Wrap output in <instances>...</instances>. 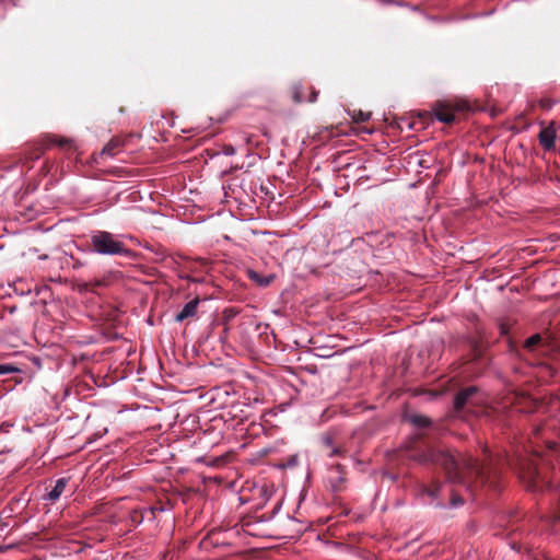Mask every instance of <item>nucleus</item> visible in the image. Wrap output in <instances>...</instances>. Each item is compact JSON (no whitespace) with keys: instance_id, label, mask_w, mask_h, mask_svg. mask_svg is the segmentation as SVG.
I'll list each match as a JSON object with an SVG mask.
<instances>
[{"instance_id":"16","label":"nucleus","mask_w":560,"mask_h":560,"mask_svg":"<svg viewBox=\"0 0 560 560\" xmlns=\"http://www.w3.org/2000/svg\"><path fill=\"white\" fill-rule=\"evenodd\" d=\"M540 341H541L540 335L535 334V335L530 336L528 339H526L524 347H525V349L532 351V350H534V348L537 345L540 343Z\"/></svg>"},{"instance_id":"9","label":"nucleus","mask_w":560,"mask_h":560,"mask_svg":"<svg viewBox=\"0 0 560 560\" xmlns=\"http://www.w3.org/2000/svg\"><path fill=\"white\" fill-rule=\"evenodd\" d=\"M69 482V478H59L54 488L44 497L45 500H48L50 502H56L60 499L61 494L63 493L67 485Z\"/></svg>"},{"instance_id":"2","label":"nucleus","mask_w":560,"mask_h":560,"mask_svg":"<svg viewBox=\"0 0 560 560\" xmlns=\"http://www.w3.org/2000/svg\"><path fill=\"white\" fill-rule=\"evenodd\" d=\"M91 246L93 252L104 256H124L130 257L132 250L118 238L117 235L107 231H95L91 235Z\"/></svg>"},{"instance_id":"6","label":"nucleus","mask_w":560,"mask_h":560,"mask_svg":"<svg viewBox=\"0 0 560 560\" xmlns=\"http://www.w3.org/2000/svg\"><path fill=\"white\" fill-rule=\"evenodd\" d=\"M199 300L195 299L186 303L183 308L177 313L176 322H183L187 318L194 317L197 314Z\"/></svg>"},{"instance_id":"3","label":"nucleus","mask_w":560,"mask_h":560,"mask_svg":"<svg viewBox=\"0 0 560 560\" xmlns=\"http://www.w3.org/2000/svg\"><path fill=\"white\" fill-rule=\"evenodd\" d=\"M520 476L529 490L537 491L540 489V482H542V480L540 477L539 469L535 463H522Z\"/></svg>"},{"instance_id":"22","label":"nucleus","mask_w":560,"mask_h":560,"mask_svg":"<svg viewBox=\"0 0 560 560\" xmlns=\"http://www.w3.org/2000/svg\"><path fill=\"white\" fill-rule=\"evenodd\" d=\"M316 97H317V93L315 91L312 92V96L311 98L308 100L310 102H314L316 101Z\"/></svg>"},{"instance_id":"24","label":"nucleus","mask_w":560,"mask_h":560,"mask_svg":"<svg viewBox=\"0 0 560 560\" xmlns=\"http://www.w3.org/2000/svg\"><path fill=\"white\" fill-rule=\"evenodd\" d=\"M501 331H502V334L506 332V330H505V328L503 326H501Z\"/></svg>"},{"instance_id":"10","label":"nucleus","mask_w":560,"mask_h":560,"mask_svg":"<svg viewBox=\"0 0 560 560\" xmlns=\"http://www.w3.org/2000/svg\"><path fill=\"white\" fill-rule=\"evenodd\" d=\"M434 116L439 121L444 124H451L455 120L454 112L443 104L436 105L434 108Z\"/></svg>"},{"instance_id":"11","label":"nucleus","mask_w":560,"mask_h":560,"mask_svg":"<svg viewBox=\"0 0 560 560\" xmlns=\"http://www.w3.org/2000/svg\"><path fill=\"white\" fill-rule=\"evenodd\" d=\"M247 277L259 287H268L275 279L273 275L262 276L254 269L246 270Z\"/></svg>"},{"instance_id":"12","label":"nucleus","mask_w":560,"mask_h":560,"mask_svg":"<svg viewBox=\"0 0 560 560\" xmlns=\"http://www.w3.org/2000/svg\"><path fill=\"white\" fill-rule=\"evenodd\" d=\"M444 486L438 481H434L431 487H423L422 493L430 498V503H433L442 497V490Z\"/></svg>"},{"instance_id":"19","label":"nucleus","mask_w":560,"mask_h":560,"mask_svg":"<svg viewBox=\"0 0 560 560\" xmlns=\"http://www.w3.org/2000/svg\"><path fill=\"white\" fill-rule=\"evenodd\" d=\"M462 504H463L462 498L459 495H456V494L452 493L451 505L453 508H457V506H459Z\"/></svg>"},{"instance_id":"7","label":"nucleus","mask_w":560,"mask_h":560,"mask_svg":"<svg viewBox=\"0 0 560 560\" xmlns=\"http://www.w3.org/2000/svg\"><path fill=\"white\" fill-rule=\"evenodd\" d=\"M477 393V388L475 386L467 387L459 392L454 399V408L456 411L463 409V407L469 401L470 397H472Z\"/></svg>"},{"instance_id":"14","label":"nucleus","mask_w":560,"mask_h":560,"mask_svg":"<svg viewBox=\"0 0 560 560\" xmlns=\"http://www.w3.org/2000/svg\"><path fill=\"white\" fill-rule=\"evenodd\" d=\"M406 419L419 429L429 428L431 425V419L424 415H409Z\"/></svg>"},{"instance_id":"1","label":"nucleus","mask_w":560,"mask_h":560,"mask_svg":"<svg viewBox=\"0 0 560 560\" xmlns=\"http://www.w3.org/2000/svg\"><path fill=\"white\" fill-rule=\"evenodd\" d=\"M420 462L441 465L446 471L447 481L463 485L466 490L470 488L469 479L480 477L483 470L479 462L471 456L456 458L453 454L443 451L429 450L421 456Z\"/></svg>"},{"instance_id":"20","label":"nucleus","mask_w":560,"mask_h":560,"mask_svg":"<svg viewBox=\"0 0 560 560\" xmlns=\"http://www.w3.org/2000/svg\"><path fill=\"white\" fill-rule=\"evenodd\" d=\"M293 97H294L295 102H299V103H301V102H303V101H304V97H303V95L301 94V91H300V89H299V88H295V89H294Z\"/></svg>"},{"instance_id":"18","label":"nucleus","mask_w":560,"mask_h":560,"mask_svg":"<svg viewBox=\"0 0 560 560\" xmlns=\"http://www.w3.org/2000/svg\"><path fill=\"white\" fill-rule=\"evenodd\" d=\"M16 369L10 364H0V375H7L15 372Z\"/></svg>"},{"instance_id":"17","label":"nucleus","mask_w":560,"mask_h":560,"mask_svg":"<svg viewBox=\"0 0 560 560\" xmlns=\"http://www.w3.org/2000/svg\"><path fill=\"white\" fill-rule=\"evenodd\" d=\"M353 118L357 121H368L371 118V113L362 110H359L358 113L354 112Z\"/></svg>"},{"instance_id":"5","label":"nucleus","mask_w":560,"mask_h":560,"mask_svg":"<svg viewBox=\"0 0 560 560\" xmlns=\"http://www.w3.org/2000/svg\"><path fill=\"white\" fill-rule=\"evenodd\" d=\"M44 141H45L44 144L46 148H50L52 145H58L66 150L74 149V143L69 138H62V137H58L55 135H49V136L45 137Z\"/></svg>"},{"instance_id":"13","label":"nucleus","mask_w":560,"mask_h":560,"mask_svg":"<svg viewBox=\"0 0 560 560\" xmlns=\"http://www.w3.org/2000/svg\"><path fill=\"white\" fill-rule=\"evenodd\" d=\"M121 147V141L117 138H113L100 152V155H107L109 158L115 156Z\"/></svg>"},{"instance_id":"23","label":"nucleus","mask_w":560,"mask_h":560,"mask_svg":"<svg viewBox=\"0 0 560 560\" xmlns=\"http://www.w3.org/2000/svg\"><path fill=\"white\" fill-rule=\"evenodd\" d=\"M278 509H280V504L279 503H277V505L275 506L273 512H276Z\"/></svg>"},{"instance_id":"8","label":"nucleus","mask_w":560,"mask_h":560,"mask_svg":"<svg viewBox=\"0 0 560 560\" xmlns=\"http://www.w3.org/2000/svg\"><path fill=\"white\" fill-rule=\"evenodd\" d=\"M345 481L343 472L340 469V465L334 467L328 476V482L334 492H339Z\"/></svg>"},{"instance_id":"21","label":"nucleus","mask_w":560,"mask_h":560,"mask_svg":"<svg viewBox=\"0 0 560 560\" xmlns=\"http://www.w3.org/2000/svg\"><path fill=\"white\" fill-rule=\"evenodd\" d=\"M234 152H235V150H234V148H233L232 145H229V147H226V148L224 149V153H225L226 155H232V154H234Z\"/></svg>"},{"instance_id":"4","label":"nucleus","mask_w":560,"mask_h":560,"mask_svg":"<svg viewBox=\"0 0 560 560\" xmlns=\"http://www.w3.org/2000/svg\"><path fill=\"white\" fill-rule=\"evenodd\" d=\"M538 140L540 145L546 150L550 151L555 149V141H556V129L553 127V124H551L548 127H545L540 130L538 135Z\"/></svg>"},{"instance_id":"15","label":"nucleus","mask_w":560,"mask_h":560,"mask_svg":"<svg viewBox=\"0 0 560 560\" xmlns=\"http://www.w3.org/2000/svg\"><path fill=\"white\" fill-rule=\"evenodd\" d=\"M324 446L328 450V456H336L340 453V450L332 444V438L330 435H325L322 439Z\"/></svg>"}]
</instances>
